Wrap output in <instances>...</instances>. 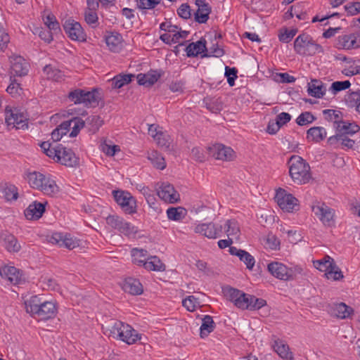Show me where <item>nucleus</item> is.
I'll return each instance as SVG.
<instances>
[{"label": "nucleus", "mask_w": 360, "mask_h": 360, "mask_svg": "<svg viewBox=\"0 0 360 360\" xmlns=\"http://www.w3.org/2000/svg\"><path fill=\"white\" fill-rule=\"evenodd\" d=\"M331 314L338 318L345 319L349 318L354 310L343 302L333 303L330 305Z\"/></svg>", "instance_id": "obj_23"}, {"label": "nucleus", "mask_w": 360, "mask_h": 360, "mask_svg": "<svg viewBox=\"0 0 360 360\" xmlns=\"http://www.w3.org/2000/svg\"><path fill=\"white\" fill-rule=\"evenodd\" d=\"M199 304L198 299L193 295H189L182 301L183 306L189 311H195Z\"/></svg>", "instance_id": "obj_52"}, {"label": "nucleus", "mask_w": 360, "mask_h": 360, "mask_svg": "<svg viewBox=\"0 0 360 360\" xmlns=\"http://www.w3.org/2000/svg\"><path fill=\"white\" fill-rule=\"evenodd\" d=\"M345 99L349 108H356L358 102L360 101V90L350 92Z\"/></svg>", "instance_id": "obj_49"}, {"label": "nucleus", "mask_w": 360, "mask_h": 360, "mask_svg": "<svg viewBox=\"0 0 360 360\" xmlns=\"http://www.w3.org/2000/svg\"><path fill=\"white\" fill-rule=\"evenodd\" d=\"M25 304L27 313L41 320L53 319L57 313L54 302L43 300L39 295L32 296L25 302Z\"/></svg>", "instance_id": "obj_1"}, {"label": "nucleus", "mask_w": 360, "mask_h": 360, "mask_svg": "<svg viewBox=\"0 0 360 360\" xmlns=\"http://www.w3.org/2000/svg\"><path fill=\"white\" fill-rule=\"evenodd\" d=\"M11 72L15 76L26 75L28 72L27 63L21 56L14 57L11 61Z\"/></svg>", "instance_id": "obj_25"}, {"label": "nucleus", "mask_w": 360, "mask_h": 360, "mask_svg": "<svg viewBox=\"0 0 360 360\" xmlns=\"http://www.w3.org/2000/svg\"><path fill=\"white\" fill-rule=\"evenodd\" d=\"M107 330H109V336L115 339H119L128 345L135 343V335H132L134 329L128 324L117 321L112 320L108 325Z\"/></svg>", "instance_id": "obj_4"}, {"label": "nucleus", "mask_w": 360, "mask_h": 360, "mask_svg": "<svg viewBox=\"0 0 360 360\" xmlns=\"http://www.w3.org/2000/svg\"><path fill=\"white\" fill-rule=\"evenodd\" d=\"M316 117L310 112H302L296 119V123L300 126H304L312 123Z\"/></svg>", "instance_id": "obj_47"}, {"label": "nucleus", "mask_w": 360, "mask_h": 360, "mask_svg": "<svg viewBox=\"0 0 360 360\" xmlns=\"http://www.w3.org/2000/svg\"><path fill=\"white\" fill-rule=\"evenodd\" d=\"M312 40V37L306 33L300 34L294 41L295 51L297 54L304 53V50L307 48Z\"/></svg>", "instance_id": "obj_31"}, {"label": "nucleus", "mask_w": 360, "mask_h": 360, "mask_svg": "<svg viewBox=\"0 0 360 360\" xmlns=\"http://www.w3.org/2000/svg\"><path fill=\"white\" fill-rule=\"evenodd\" d=\"M188 57H196L207 52L206 40L201 38L196 42L189 44L185 49Z\"/></svg>", "instance_id": "obj_24"}, {"label": "nucleus", "mask_w": 360, "mask_h": 360, "mask_svg": "<svg viewBox=\"0 0 360 360\" xmlns=\"http://www.w3.org/2000/svg\"><path fill=\"white\" fill-rule=\"evenodd\" d=\"M112 195L116 202L126 214H130L135 212V208L131 205L132 202L135 204V200L130 193L117 190L113 191Z\"/></svg>", "instance_id": "obj_11"}, {"label": "nucleus", "mask_w": 360, "mask_h": 360, "mask_svg": "<svg viewBox=\"0 0 360 360\" xmlns=\"http://www.w3.org/2000/svg\"><path fill=\"white\" fill-rule=\"evenodd\" d=\"M323 114L325 116V119L328 121L342 120V113L339 110L326 109L323 110Z\"/></svg>", "instance_id": "obj_59"}, {"label": "nucleus", "mask_w": 360, "mask_h": 360, "mask_svg": "<svg viewBox=\"0 0 360 360\" xmlns=\"http://www.w3.org/2000/svg\"><path fill=\"white\" fill-rule=\"evenodd\" d=\"M4 245L8 252H18L21 248L13 235H8L5 237Z\"/></svg>", "instance_id": "obj_42"}, {"label": "nucleus", "mask_w": 360, "mask_h": 360, "mask_svg": "<svg viewBox=\"0 0 360 360\" xmlns=\"http://www.w3.org/2000/svg\"><path fill=\"white\" fill-rule=\"evenodd\" d=\"M82 122L84 123V127H88L89 130L92 133L96 132L103 123L101 117L96 115H91L86 120H82Z\"/></svg>", "instance_id": "obj_37"}, {"label": "nucleus", "mask_w": 360, "mask_h": 360, "mask_svg": "<svg viewBox=\"0 0 360 360\" xmlns=\"http://www.w3.org/2000/svg\"><path fill=\"white\" fill-rule=\"evenodd\" d=\"M289 173L293 181L297 184H304L311 179L310 166L300 156L292 155L288 162Z\"/></svg>", "instance_id": "obj_2"}, {"label": "nucleus", "mask_w": 360, "mask_h": 360, "mask_svg": "<svg viewBox=\"0 0 360 360\" xmlns=\"http://www.w3.org/2000/svg\"><path fill=\"white\" fill-rule=\"evenodd\" d=\"M44 212V205L41 202L34 201L25 210V215L28 219H38L41 217Z\"/></svg>", "instance_id": "obj_26"}, {"label": "nucleus", "mask_w": 360, "mask_h": 360, "mask_svg": "<svg viewBox=\"0 0 360 360\" xmlns=\"http://www.w3.org/2000/svg\"><path fill=\"white\" fill-rule=\"evenodd\" d=\"M351 83L349 80L337 81L332 83L330 91L333 94H336L341 91L349 89Z\"/></svg>", "instance_id": "obj_50"}, {"label": "nucleus", "mask_w": 360, "mask_h": 360, "mask_svg": "<svg viewBox=\"0 0 360 360\" xmlns=\"http://www.w3.org/2000/svg\"><path fill=\"white\" fill-rule=\"evenodd\" d=\"M148 160L158 169H164L166 167V162L163 156L157 150L148 152Z\"/></svg>", "instance_id": "obj_34"}, {"label": "nucleus", "mask_w": 360, "mask_h": 360, "mask_svg": "<svg viewBox=\"0 0 360 360\" xmlns=\"http://www.w3.org/2000/svg\"><path fill=\"white\" fill-rule=\"evenodd\" d=\"M194 232L201 234L208 238L214 239L221 236L223 227L220 224L212 222L203 223L198 224L194 229Z\"/></svg>", "instance_id": "obj_13"}, {"label": "nucleus", "mask_w": 360, "mask_h": 360, "mask_svg": "<svg viewBox=\"0 0 360 360\" xmlns=\"http://www.w3.org/2000/svg\"><path fill=\"white\" fill-rule=\"evenodd\" d=\"M226 226L227 227L226 233L228 236H238L240 229L237 221H236L235 220H227L226 222Z\"/></svg>", "instance_id": "obj_57"}, {"label": "nucleus", "mask_w": 360, "mask_h": 360, "mask_svg": "<svg viewBox=\"0 0 360 360\" xmlns=\"http://www.w3.org/2000/svg\"><path fill=\"white\" fill-rule=\"evenodd\" d=\"M82 119L79 117H75L72 119L63 122L51 133V139L57 142L61 139L63 135H65L72 127V130L70 134V137H75L79 134L81 129L84 127Z\"/></svg>", "instance_id": "obj_5"}, {"label": "nucleus", "mask_w": 360, "mask_h": 360, "mask_svg": "<svg viewBox=\"0 0 360 360\" xmlns=\"http://www.w3.org/2000/svg\"><path fill=\"white\" fill-rule=\"evenodd\" d=\"M238 70L236 68H230L226 66L224 75L227 79V82L230 86L235 85V80L238 77Z\"/></svg>", "instance_id": "obj_53"}, {"label": "nucleus", "mask_w": 360, "mask_h": 360, "mask_svg": "<svg viewBox=\"0 0 360 360\" xmlns=\"http://www.w3.org/2000/svg\"><path fill=\"white\" fill-rule=\"evenodd\" d=\"M275 199L278 206L287 212H291L297 205V200L290 193H287L284 189L279 188L276 191Z\"/></svg>", "instance_id": "obj_17"}, {"label": "nucleus", "mask_w": 360, "mask_h": 360, "mask_svg": "<svg viewBox=\"0 0 360 360\" xmlns=\"http://www.w3.org/2000/svg\"><path fill=\"white\" fill-rule=\"evenodd\" d=\"M327 135L326 130L322 127H313L307 131V139L316 143L323 141Z\"/></svg>", "instance_id": "obj_30"}, {"label": "nucleus", "mask_w": 360, "mask_h": 360, "mask_svg": "<svg viewBox=\"0 0 360 360\" xmlns=\"http://www.w3.org/2000/svg\"><path fill=\"white\" fill-rule=\"evenodd\" d=\"M0 275L2 278L16 285L20 281V273L15 266H5L0 269Z\"/></svg>", "instance_id": "obj_28"}, {"label": "nucleus", "mask_w": 360, "mask_h": 360, "mask_svg": "<svg viewBox=\"0 0 360 360\" xmlns=\"http://www.w3.org/2000/svg\"><path fill=\"white\" fill-rule=\"evenodd\" d=\"M159 3V0H136L137 6L140 9H151Z\"/></svg>", "instance_id": "obj_62"}, {"label": "nucleus", "mask_w": 360, "mask_h": 360, "mask_svg": "<svg viewBox=\"0 0 360 360\" xmlns=\"http://www.w3.org/2000/svg\"><path fill=\"white\" fill-rule=\"evenodd\" d=\"M328 266L329 269L326 270V273L328 278H333L334 281H339L343 278L342 272L335 263L329 264Z\"/></svg>", "instance_id": "obj_46"}, {"label": "nucleus", "mask_w": 360, "mask_h": 360, "mask_svg": "<svg viewBox=\"0 0 360 360\" xmlns=\"http://www.w3.org/2000/svg\"><path fill=\"white\" fill-rule=\"evenodd\" d=\"M84 16L86 22L91 26V27L96 28L98 27V17L96 11L85 10Z\"/></svg>", "instance_id": "obj_44"}, {"label": "nucleus", "mask_w": 360, "mask_h": 360, "mask_svg": "<svg viewBox=\"0 0 360 360\" xmlns=\"http://www.w3.org/2000/svg\"><path fill=\"white\" fill-rule=\"evenodd\" d=\"M326 91L324 84L319 79H313L308 84L307 92L309 95L315 98H322Z\"/></svg>", "instance_id": "obj_27"}, {"label": "nucleus", "mask_w": 360, "mask_h": 360, "mask_svg": "<svg viewBox=\"0 0 360 360\" xmlns=\"http://www.w3.org/2000/svg\"><path fill=\"white\" fill-rule=\"evenodd\" d=\"M43 71L48 79L55 82H60L63 79V73L60 70L53 67L51 65H46L44 68Z\"/></svg>", "instance_id": "obj_38"}, {"label": "nucleus", "mask_w": 360, "mask_h": 360, "mask_svg": "<svg viewBox=\"0 0 360 360\" xmlns=\"http://www.w3.org/2000/svg\"><path fill=\"white\" fill-rule=\"evenodd\" d=\"M136 266L154 271H164L166 269L165 264L157 256H150L145 259L136 260Z\"/></svg>", "instance_id": "obj_18"}, {"label": "nucleus", "mask_w": 360, "mask_h": 360, "mask_svg": "<svg viewBox=\"0 0 360 360\" xmlns=\"http://www.w3.org/2000/svg\"><path fill=\"white\" fill-rule=\"evenodd\" d=\"M68 98L75 104H84L88 108H95L98 105L102 95L101 89L97 88H94L91 91L76 89L68 94Z\"/></svg>", "instance_id": "obj_3"}, {"label": "nucleus", "mask_w": 360, "mask_h": 360, "mask_svg": "<svg viewBox=\"0 0 360 360\" xmlns=\"http://www.w3.org/2000/svg\"><path fill=\"white\" fill-rule=\"evenodd\" d=\"M1 193L4 198L8 200H15L18 198V188L14 185H8L1 188Z\"/></svg>", "instance_id": "obj_43"}, {"label": "nucleus", "mask_w": 360, "mask_h": 360, "mask_svg": "<svg viewBox=\"0 0 360 360\" xmlns=\"http://www.w3.org/2000/svg\"><path fill=\"white\" fill-rule=\"evenodd\" d=\"M191 157L195 161L202 162L205 160V156L200 148L195 147L191 150Z\"/></svg>", "instance_id": "obj_64"}, {"label": "nucleus", "mask_w": 360, "mask_h": 360, "mask_svg": "<svg viewBox=\"0 0 360 360\" xmlns=\"http://www.w3.org/2000/svg\"><path fill=\"white\" fill-rule=\"evenodd\" d=\"M157 194L165 202L175 203L179 200V194L169 182H162L157 188Z\"/></svg>", "instance_id": "obj_14"}, {"label": "nucleus", "mask_w": 360, "mask_h": 360, "mask_svg": "<svg viewBox=\"0 0 360 360\" xmlns=\"http://www.w3.org/2000/svg\"><path fill=\"white\" fill-rule=\"evenodd\" d=\"M207 151L210 156L224 161L231 160L234 155V151L231 148L220 143L208 147Z\"/></svg>", "instance_id": "obj_15"}, {"label": "nucleus", "mask_w": 360, "mask_h": 360, "mask_svg": "<svg viewBox=\"0 0 360 360\" xmlns=\"http://www.w3.org/2000/svg\"><path fill=\"white\" fill-rule=\"evenodd\" d=\"M155 141H156L158 146H160L163 150L167 151L172 150V139L167 132L162 131L161 134H159V136Z\"/></svg>", "instance_id": "obj_40"}, {"label": "nucleus", "mask_w": 360, "mask_h": 360, "mask_svg": "<svg viewBox=\"0 0 360 360\" xmlns=\"http://www.w3.org/2000/svg\"><path fill=\"white\" fill-rule=\"evenodd\" d=\"M46 195L53 196L57 194L60 189L56 183V181L49 176L46 177V180L43 181L42 187L39 189Z\"/></svg>", "instance_id": "obj_33"}, {"label": "nucleus", "mask_w": 360, "mask_h": 360, "mask_svg": "<svg viewBox=\"0 0 360 360\" xmlns=\"http://www.w3.org/2000/svg\"><path fill=\"white\" fill-rule=\"evenodd\" d=\"M60 154L58 157V162L68 167H75L78 164V158L72 149L60 145Z\"/></svg>", "instance_id": "obj_20"}, {"label": "nucleus", "mask_w": 360, "mask_h": 360, "mask_svg": "<svg viewBox=\"0 0 360 360\" xmlns=\"http://www.w3.org/2000/svg\"><path fill=\"white\" fill-rule=\"evenodd\" d=\"M177 14L183 19L188 20L191 16V9L188 4H182L177 9Z\"/></svg>", "instance_id": "obj_61"}, {"label": "nucleus", "mask_w": 360, "mask_h": 360, "mask_svg": "<svg viewBox=\"0 0 360 360\" xmlns=\"http://www.w3.org/2000/svg\"><path fill=\"white\" fill-rule=\"evenodd\" d=\"M133 77H134L133 74H119L115 76L110 82L112 89H120L129 84Z\"/></svg>", "instance_id": "obj_36"}, {"label": "nucleus", "mask_w": 360, "mask_h": 360, "mask_svg": "<svg viewBox=\"0 0 360 360\" xmlns=\"http://www.w3.org/2000/svg\"><path fill=\"white\" fill-rule=\"evenodd\" d=\"M333 127L335 134L328 139V143H333L335 139L345 136H353L360 131V127L355 122L348 120H334Z\"/></svg>", "instance_id": "obj_6"}, {"label": "nucleus", "mask_w": 360, "mask_h": 360, "mask_svg": "<svg viewBox=\"0 0 360 360\" xmlns=\"http://www.w3.org/2000/svg\"><path fill=\"white\" fill-rule=\"evenodd\" d=\"M49 242L60 248L63 247L68 250H73L79 246L80 240L74 238L70 234L56 232L52 234Z\"/></svg>", "instance_id": "obj_10"}, {"label": "nucleus", "mask_w": 360, "mask_h": 360, "mask_svg": "<svg viewBox=\"0 0 360 360\" xmlns=\"http://www.w3.org/2000/svg\"><path fill=\"white\" fill-rule=\"evenodd\" d=\"M195 5L198 8L194 13L195 20L198 23H205L209 19L211 7L205 0H195Z\"/></svg>", "instance_id": "obj_21"}, {"label": "nucleus", "mask_w": 360, "mask_h": 360, "mask_svg": "<svg viewBox=\"0 0 360 360\" xmlns=\"http://www.w3.org/2000/svg\"><path fill=\"white\" fill-rule=\"evenodd\" d=\"M63 28L65 33L72 40L78 41H86V35L82 25L78 22L68 19L65 22Z\"/></svg>", "instance_id": "obj_12"}, {"label": "nucleus", "mask_w": 360, "mask_h": 360, "mask_svg": "<svg viewBox=\"0 0 360 360\" xmlns=\"http://www.w3.org/2000/svg\"><path fill=\"white\" fill-rule=\"evenodd\" d=\"M105 41L108 49L115 53H118L122 49V37L117 32H107L105 37Z\"/></svg>", "instance_id": "obj_19"}, {"label": "nucleus", "mask_w": 360, "mask_h": 360, "mask_svg": "<svg viewBox=\"0 0 360 360\" xmlns=\"http://www.w3.org/2000/svg\"><path fill=\"white\" fill-rule=\"evenodd\" d=\"M136 349L140 347V349H139V351L142 350V347H143V351H149L150 349V346L149 345H146L145 343V341L148 339L147 337L143 334L136 333Z\"/></svg>", "instance_id": "obj_63"}, {"label": "nucleus", "mask_w": 360, "mask_h": 360, "mask_svg": "<svg viewBox=\"0 0 360 360\" xmlns=\"http://www.w3.org/2000/svg\"><path fill=\"white\" fill-rule=\"evenodd\" d=\"M5 120L8 126L12 127V128H27V117L18 108L6 106L5 108Z\"/></svg>", "instance_id": "obj_8"}, {"label": "nucleus", "mask_w": 360, "mask_h": 360, "mask_svg": "<svg viewBox=\"0 0 360 360\" xmlns=\"http://www.w3.org/2000/svg\"><path fill=\"white\" fill-rule=\"evenodd\" d=\"M46 176L39 172H32L27 174V179L30 186L35 189L42 187L43 181L46 180Z\"/></svg>", "instance_id": "obj_35"}, {"label": "nucleus", "mask_w": 360, "mask_h": 360, "mask_svg": "<svg viewBox=\"0 0 360 360\" xmlns=\"http://www.w3.org/2000/svg\"><path fill=\"white\" fill-rule=\"evenodd\" d=\"M225 53L223 49L219 48L217 44H213L212 47L210 48L208 50L207 49V52L205 53L202 55V57H217L219 58L221 57Z\"/></svg>", "instance_id": "obj_51"}, {"label": "nucleus", "mask_w": 360, "mask_h": 360, "mask_svg": "<svg viewBox=\"0 0 360 360\" xmlns=\"http://www.w3.org/2000/svg\"><path fill=\"white\" fill-rule=\"evenodd\" d=\"M347 15L352 16L360 13V1H352L344 6Z\"/></svg>", "instance_id": "obj_56"}, {"label": "nucleus", "mask_w": 360, "mask_h": 360, "mask_svg": "<svg viewBox=\"0 0 360 360\" xmlns=\"http://www.w3.org/2000/svg\"><path fill=\"white\" fill-rule=\"evenodd\" d=\"M106 221L109 226L117 229L122 234H124L129 238H135L134 226L130 223L124 221L122 218L115 215H110L106 218Z\"/></svg>", "instance_id": "obj_9"}, {"label": "nucleus", "mask_w": 360, "mask_h": 360, "mask_svg": "<svg viewBox=\"0 0 360 360\" xmlns=\"http://www.w3.org/2000/svg\"><path fill=\"white\" fill-rule=\"evenodd\" d=\"M338 47L343 49H352L360 47V39L355 34L340 36L338 40Z\"/></svg>", "instance_id": "obj_22"}, {"label": "nucleus", "mask_w": 360, "mask_h": 360, "mask_svg": "<svg viewBox=\"0 0 360 360\" xmlns=\"http://www.w3.org/2000/svg\"><path fill=\"white\" fill-rule=\"evenodd\" d=\"M267 269L270 274L278 279L288 281L293 278L292 270L281 262H272L268 264Z\"/></svg>", "instance_id": "obj_16"}, {"label": "nucleus", "mask_w": 360, "mask_h": 360, "mask_svg": "<svg viewBox=\"0 0 360 360\" xmlns=\"http://www.w3.org/2000/svg\"><path fill=\"white\" fill-rule=\"evenodd\" d=\"M216 323L210 315H205L202 319V324L200 328V336L201 338H207L215 328Z\"/></svg>", "instance_id": "obj_29"}, {"label": "nucleus", "mask_w": 360, "mask_h": 360, "mask_svg": "<svg viewBox=\"0 0 360 360\" xmlns=\"http://www.w3.org/2000/svg\"><path fill=\"white\" fill-rule=\"evenodd\" d=\"M160 75L154 74H139L136 75L137 83L139 85L150 86L153 85L159 79Z\"/></svg>", "instance_id": "obj_39"}, {"label": "nucleus", "mask_w": 360, "mask_h": 360, "mask_svg": "<svg viewBox=\"0 0 360 360\" xmlns=\"http://www.w3.org/2000/svg\"><path fill=\"white\" fill-rule=\"evenodd\" d=\"M121 287L124 292L135 295V279L134 278H126L122 283Z\"/></svg>", "instance_id": "obj_55"}, {"label": "nucleus", "mask_w": 360, "mask_h": 360, "mask_svg": "<svg viewBox=\"0 0 360 360\" xmlns=\"http://www.w3.org/2000/svg\"><path fill=\"white\" fill-rule=\"evenodd\" d=\"M224 295L226 297V298L232 302L234 305H236V303L240 299V295L243 291L239 290L238 289L231 288V287H226L223 289Z\"/></svg>", "instance_id": "obj_45"}, {"label": "nucleus", "mask_w": 360, "mask_h": 360, "mask_svg": "<svg viewBox=\"0 0 360 360\" xmlns=\"http://www.w3.org/2000/svg\"><path fill=\"white\" fill-rule=\"evenodd\" d=\"M312 212L326 226L335 224V210L324 202H317L312 205Z\"/></svg>", "instance_id": "obj_7"}, {"label": "nucleus", "mask_w": 360, "mask_h": 360, "mask_svg": "<svg viewBox=\"0 0 360 360\" xmlns=\"http://www.w3.org/2000/svg\"><path fill=\"white\" fill-rule=\"evenodd\" d=\"M167 217L170 220L173 221H180L186 214V210L181 207H169L167 210Z\"/></svg>", "instance_id": "obj_41"}, {"label": "nucleus", "mask_w": 360, "mask_h": 360, "mask_svg": "<svg viewBox=\"0 0 360 360\" xmlns=\"http://www.w3.org/2000/svg\"><path fill=\"white\" fill-rule=\"evenodd\" d=\"M274 351L282 359L286 360H292V353L290 352V348L288 345L285 344L282 340H276L273 345Z\"/></svg>", "instance_id": "obj_32"}, {"label": "nucleus", "mask_w": 360, "mask_h": 360, "mask_svg": "<svg viewBox=\"0 0 360 360\" xmlns=\"http://www.w3.org/2000/svg\"><path fill=\"white\" fill-rule=\"evenodd\" d=\"M323 51V50L322 46L312 40L307 48L304 50V53H301L300 55L313 56L316 53H322Z\"/></svg>", "instance_id": "obj_54"}, {"label": "nucleus", "mask_w": 360, "mask_h": 360, "mask_svg": "<svg viewBox=\"0 0 360 360\" xmlns=\"http://www.w3.org/2000/svg\"><path fill=\"white\" fill-rule=\"evenodd\" d=\"M349 136H345V137H341V138L335 139L333 143H328L329 145L333 146V145L336 144L338 142L340 141L342 148H346L347 149H352V148H353V147L355 144V141L349 139Z\"/></svg>", "instance_id": "obj_58"}, {"label": "nucleus", "mask_w": 360, "mask_h": 360, "mask_svg": "<svg viewBox=\"0 0 360 360\" xmlns=\"http://www.w3.org/2000/svg\"><path fill=\"white\" fill-rule=\"evenodd\" d=\"M251 303L250 305V310H258L266 304V301L262 298H257L255 295L250 297Z\"/></svg>", "instance_id": "obj_60"}, {"label": "nucleus", "mask_w": 360, "mask_h": 360, "mask_svg": "<svg viewBox=\"0 0 360 360\" xmlns=\"http://www.w3.org/2000/svg\"><path fill=\"white\" fill-rule=\"evenodd\" d=\"M251 296L252 295L246 294L242 292L240 295V299H238L235 306L241 309L250 310V305L251 303L250 297H251Z\"/></svg>", "instance_id": "obj_48"}]
</instances>
